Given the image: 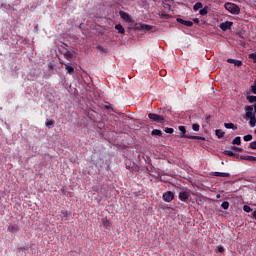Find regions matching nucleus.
Here are the masks:
<instances>
[{
    "instance_id": "obj_1",
    "label": "nucleus",
    "mask_w": 256,
    "mask_h": 256,
    "mask_svg": "<svg viewBox=\"0 0 256 256\" xmlns=\"http://www.w3.org/2000/svg\"><path fill=\"white\" fill-rule=\"evenodd\" d=\"M225 9L226 11H229V13H231L232 15H239V13H241V8H239V6L234 3H226Z\"/></svg>"
},
{
    "instance_id": "obj_2",
    "label": "nucleus",
    "mask_w": 256,
    "mask_h": 256,
    "mask_svg": "<svg viewBox=\"0 0 256 256\" xmlns=\"http://www.w3.org/2000/svg\"><path fill=\"white\" fill-rule=\"evenodd\" d=\"M148 117H149L150 121H154L155 123H165V116H163V115L149 113Z\"/></svg>"
},
{
    "instance_id": "obj_3",
    "label": "nucleus",
    "mask_w": 256,
    "mask_h": 256,
    "mask_svg": "<svg viewBox=\"0 0 256 256\" xmlns=\"http://www.w3.org/2000/svg\"><path fill=\"white\" fill-rule=\"evenodd\" d=\"M189 197H191V193L189 191H181L178 194V199H180V201H183L184 203L189 200Z\"/></svg>"
},
{
    "instance_id": "obj_4",
    "label": "nucleus",
    "mask_w": 256,
    "mask_h": 256,
    "mask_svg": "<svg viewBox=\"0 0 256 256\" xmlns=\"http://www.w3.org/2000/svg\"><path fill=\"white\" fill-rule=\"evenodd\" d=\"M162 199L166 202V203H171V201L173 199H175V194H173V192L171 191H167L163 194Z\"/></svg>"
},
{
    "instance_id": "obj_5",
    "label": "nucleus",
    "mask_w": 256,
    "mask_h": 256,
    "mask_svg": "<svg viewBox=\"0 0 256 256\" xmlns=\"http://www.w3.org/2000/svg\"><path fill=\"white\" fill-rule=\"evenodd\" d=\"M231 27H233V22H231V21H226V22L220 24V29L222 31H227V30L231 29Z\"/></svg>"
},
{
    "instance_id": "obj_6",
    "label": "nucleus",
    "mask_w": 256,
    "mask_h": 256,
    "mask_svg": "<svg viewBox=\"0 0 256 256\" xmlns=\"http://www.w3.org/2000/svg\"><path fill=\"white\" fill-rule=\"evenodd\" d=\"M253 105H247L245 106V111H246V118L247 117H253L255 116V112H253Z\"/></svg>"
},
{
    "instance_id": "obj_7",
    "label": "nucleus",
    "mask_w": 256,
    "mask_h": 256,
    "mask_svg": "<svg viewBox=\"0 0 256 256\" xmlns=\"http://www.w3.org/2000/svg\"><path fill=\"white\" fill-rule=\"evenodd\" d=\"M182 139H197L198 141H205L203 136H193V135H180Z\"/></svg>"
},
{
    "instance_id": "obj_8",
    "label": "nucleus",
    "mask_w": 256,
    "mask_h": 256,
    "mask_svg": "<svg viewBox=\"0 0 256 256\" xmlns=\"http://www.w3.org/2000/svg\"><path fill=\"white\" fill-rule=\"evenodd\" d=\"M67 75H73L75 73V68L71 66V63L64 64Z\"/></svg>"
},
{
    "instance_id": "obj_9",
    "label": "nucleus",
    "mask_w": 256,
    "mask_h": 256,
    "mask_svg": "<svg viewBox=\"0 0 256 256\" xmlns=\"http://www.w3.org/2000/svg\"><path fill=\"white\" fill-rule=\"evenodd\" d=\"M240 159L242 161H250L251 163L256 162V157L255 156L241 155Z\"/></svg>"
},
{
    "instance_id": "obj_10",
    "label": "nucleus",
    "mask_w": 256,
    "mask_h": 256,
    "mask_svg": "<svg viewBox=\"0 0 256 256\" xmlns=\"http://www.w3.org/2000/svg\"><path fill=\"white\" fill-rule=\"evenodd\" d=\"M64 57L67 61H73V59H75V55H73V52L71 51H66Z\"/></svg>"
},
{
    "instance_id": "obj_11",
    "label": "nucleus",
    "mask_w": 256,
    "mask_h": 256,
    "mask_svg": "<svg viewBox=\"0 0 256 256\" xmlns=\"http://www.w3.org/2000/svg\"><path fill=\"white\" fill-rule=\"evenodd\" d=\"M120 17L124 20V21H131V16L129 15V13L124 12V11H120Z\"/></svg>"
},
{
    "instance_id": "obj_12",
    "label": "nucleus",
    "mask_w": 256,
    "mask_h": 256,
    "mask_svg": "<svg viewBox=\"0 0 256 256\" xmlns=\"http://www.w3.org/2000/svg\"><path fill=\"white\" fill-rule=\"evenodd\" d=\"M8 231H9L10 233H18V231H19V225H17V224L10 225V226L8 227Z\"/></svg>"
},
{
    "instance_id": "obj_13",
    "label": "nucleus",
    "mask_w": 256,
    "mask_h": 256,
    "mask_svg": "<svg viewBox=\"0 0 256 256\" xmlns=\"http://www.w3.org/2000/svg\"><path fill=\"white\" fill-rule=\"evenodd\" d=\"M151 135H152V137H162L163 132L159 129H154L151 131Z\"/></svg>"
},
{
    "instance_id": "obj_14",
    "label": "nucleus",
    "mask_w": 256,
    "mask_h": 256,
    "mask_svg": "<svg viewBox=\"0 0 256 256\" xmlns=\"http://www.w3.org/2000/svg\"><path fill=\"white\" fill-rule=\"evenodd\" d=\"M214 177H231L230 173L227 172H214Z\"/></svg>"
},
{
    "instance_id": "obj_15",
    "label": "nucleus",
    "mask_w": 256,
    "mask_h": 256,
    "mask_svg": "<svg viewBox=\"0 0 256 256\" xmlns=\"http://www.w3.org/2000/svg\"><path fill=\"white\" fill-rule=\"evenodd\" d=\"M215 135L218 137V139H223V137H225V132H223L221 129H217L215 130Z\"/></svg>"
},
{
    "instance_id": "obj_16",
    "label": "nucleus",
    "mask_w": 256,
    "mask_h": 256,
    "mask_svg": "<svg viewBox=\"0 0 256 256\" xmlns=\"http://www.w3.org/2000/svg\"><path fill=\"white\" fill-rule=\"evenodd\" d=\"M115 29L118 30V33H120V35H124V34H125V28H123V25H121V24H116V25H115Z\"/></svg>"
},
{
    "instance_id": "obj_17",
    "label": "nucleus",
    "mask_w": 256,
    "mask_h": 256,
    "mask_svg": "<svg viewBox=\"0 0 256 256\" xmlns=\"http://www.w3.org/2000/svg\"><path fill=\"white\" fill-rule=\"evenodd\" d=\"M246 119H250V122H249L250 127H255V124H256L255 116H249V117H246Z\"/></svg>"
},
{
    "instance_id": "obj_18",
    "label": "nucleus",
    "mask_w": 256,
    "mask_h": 256,
    "mask_svg": "<svg viewBox=\"0 0 256 256\" xmlns=\"http://www.w3.org/2000/svg\"><path fill=\"white\" fill-rule=\"evenodd\" d=\"M224 155H227L228 157H239L238 154H235L233 151L231 150H225L224 151Z\"/></svg>"
},
{
    "instance_id": "obj_19",
    "label": "nucleus",
    "mask_w": 256,
    "mask_h": 256,
    "mask_svg": "<svg viewBox=\"0 0 256 256\" xmlns=\"http://www.w3.org/2000/svg\"><path fill=\"white\" fill-rule=\"evenodd\" d=\"M209 13V7L208 6H205L203 9H201L199 11V14L202 15V16H205Z\"/></svg>"
},
{
    "instance_id": "obj_20",
    "label": "nucleus",
    "mask_w": 256,
    "mask_h": 256,
    "mask_svg": "<svg viewBox=\"0 0 256 256\" xmlns=\"http://www.w3.org/2000/svg\"><path fill=\"white\" fill-rule=\"evenodd\" d=\"M224 127L226 129H233L234 131H235V129H237V127L233 123H224Z\"/></svg>"
},
{
    "instance_id": "obj_21",
    "label": "nucleus",
    "mask_w": 256,
    "mask_h": 256,
    "mask_svg": "<svg viewBox=\"0 0 256 256\" xmlns=\"http://www.w3.org/2000/svg\"><path fill=\"white\" fill-rule=\"evenodd\" d=\"M194 11H199V9H203V3L201 2H197L194 6H193Z\"/></svg>"
},
{
    "instance_id": "obj_22",
    "label": "nucleus",
    "mask_w": 256,
    "mask_h": 256,
    "mask_svg": "<svg viewBox=\"0 0 256 256\" xmlns=\"http://www.w3.org/2000/svg\"><path fill=\"white\" fill-rule=\"evenodd\" d=\"M102 225H103V227H105V229H109V227L111 226V222H109V220H107V219H103Z\"/></svg>"
},
{
    "instance_id": "obj_23",
    "label": "nucleus",
    "mask_w": 256,
    "mask_h": 256,
    "mask_svg": "<svg viewBox=\"0 0 256 256\" xmlns=\"http://www.w3.org/2000/svg\"><path fill=\"white\" fill-rule=\"evenodd\" d=\"M46 127H48V129H51L53 127V125H55V120H49L45 122Z\"/></svg>"
},
{
    "instance_id": "obj_24",
    "label": "nucleus",
    "mask_w": 256,
    "mask_h": 256,
    "mask_svg": "<svg viewBox=\"0 0 256 256\" xmlns=\"http://www.w3.org/2000/svg\"><path fill=\"white\" fill-rule=\"evenodd\" d=\"M246 99L249 101V103H256V96L248 95Z\"/></svg>"
},
{
    "instance_id": "obj_25",
    "label": "nucleus",
    "mask_w": 256,
    "mask_h": 256,
    "mask_svg": "<svg viewBox=\"0 0 256 256\" xmlns=\"http://www.w3.org/2000/svg\"><path fill=\"white\" fill-rule=\"evenodd\" d=\"M232 145H241V137L237 136L233 141Z\"/></svg>"
},
{
    "instance_id": "obj_26",
    "label": "nucleus",
    "mask_w": 256,
    "mask_h": 256,
    "mask_svg": "<svg viewBox=\"0 0 256 256\" xmlns=\"http://www.w3.org/2000/svg\"><path fill=\"white\" fill-rule=\"evenodd\" d=\"M141 29H143L144 31H151L152 27L151 25L142 24Z\"/></svg>"
},
{
    "instance_id": "obj_27",
    "label": "nucleus",
    "mask_w": 256,
    "mask_h": 256,
    "mask_svg": "<svg viewBox=\"0 0 256 256\" xmlns=\"http://www.w3.org/2000/svg\"><path fill=\"white\" fill-rule=\"evenodd\" d=\"M232 151H236L237 153H243V148H239L237 146H231Z\"/></svg>"
},
{
    "instance_id": "obj_28",
    "label": "nucleus",
    "mask_w": 256,
    "mask_h": 256,
    "mask_svg": "<svg viewBox=\"0 0 256 256\" xmlns=\"http://www.w3.org/2000/svg\"><path fill=\"white\" fill-rule=\"evenodd\" d=\"M243 140L244 141H252L253 140V135H251V134L245 135L243 137Z\"/></svg>"
},
{
    "instance_id": "obj_29",
    "label": "nucleus",
    "mask_w": 256,
    "mask_h": 256,
    "mask_svg": "<svg viewBox=\"0 0 256 256\" xmlns=\"http://www.w3.org/2000/svg\"><path fill=\"white\" fill-rule=\"evenodd\" d=\"M243 211H245V213H251V211H253V209H251V208L249 207V205H244V206H243Z\"/></svg>"
},
{
    "instance_id": "obj_30",
    "label": "nucleus",
    "mask_w": 256,
    "mask_h": 256,
    "mask_svg": "<svg viewBox=\"0 0 256 256\" xmlns=\"http://www.w3.org/2000/svg\"><path fill=\"white\" fill-rule=\"evenodd\" d=\"M248 57L253 60V63H256V52L249 54Z\"/></svg>"
},
{
    "instance_id": "obj_31",
    "label": "nucleus",
    "mask_w": 256,
    "mask_h": 256,
    "mask_svg": "<svg viewBox=\"0 0 256 256\" xmlns=\"http://www.w3.org/2000/svg\"><path fill=\"white\" fill-rule=\"evenodd\" d=\"M61 214L63 215V217H69L71 215V212L67 210H61Z\"/></svg>"
},
{
    "instance_id": "obj_32",
    "label": "nucleus",
    "mask_w": 256,
    "mask_h": 256,
    "mask_svg": "<svg viewBox=\"0 0 256 256\" xmlns=\"http://www.w3.org/2000/svg\"><path fill=\"white\" fill-rule=\"evenodd\" d=\"M221 207H222V209H225V210L229 209V202H227V201L223 202L221 204Z\"/></svg>"
},
{
    "instance_id": "obj_33",
    "label": "nucleus",
    "mask_w": 256,
    "mask_h": 256,
    "mask_svg": "<svg viewBox=\"0 0 256 256\" xmlns=\"http://www.w3.org/2000/svg\"><path fill=\"white\" fill-rule=\"evenodd\" d=\"M184 25L186 27H193V22L189 21V20H184Z\"/></svg>"
},
{
    "instance_id": "obj_34",
    "label": "nucleus",
    "mask_w": 256,
    "mask_h": 256,
    "mask_svg": "<svg viewBox=\"0 0 256 256\" xmlns=\"http://www.w3.org/2000/svg\"><path fill=\"white\" fill-rule=\"evenodd\" d=\"M234 65H235V67H241L243 65V61L235 60Z\"/></svg>"
},
{
    "instance_id": "obj_35",
    "label": "nucleus",
    "mask_w": 256,
    "mask_h": 256,
    "mask_svg": "<svg viewBox=\"0 0 256 256\" xmlns=\"http://www.w3.org/2000/svg\"><path fill=\"white\" fill-rule=\"evenodd\" d=\"M179 131H181L182 132V134L181 135H187V134H185V133H187V130L185 129V126H179Z\"/></svg>"
},
{
    "instance_id": "obj_36",
    "label": "nucleus",
    "mask_w": 256,
    "mask_h": 256,
    "mask_svg": "<svg viewBox=\"0 0 256 256\" xmlns=\"http://www.w3.org/2000/svg\"><path fill=\"white\" fill-rule=\"evenodd\" d=\"M251 91L252 93H254V95H256V79L254 81V84L251 86Z\"/></svg>"
},
{
    "instance_id": "obj_37",
    "label": "nucleus",
    "mask_w": 256,
    "mask_h": 256,
    "mask_svg": "<svg viewBox=\"0 0 256 256\" xmlns=\"http://www.w3.org/2000/svg\"><path fill=\"white\" fill-rule=\"evenodd\" d=\"M249 149L256 150V141H253L249 144Z\"/></svg>"
},
{
    "instance_id": "obj_38",
    "label": "nucleus",
    "mask_w": 256,
    "mask_h": 256,
    "mask_svg": "<svg viewBox=\"0 0 256 256\" xmlns=\"http://www.w3.org/2000/svg\"><path fill=\"white\" fill-rule=\"evenodd\" d=\"M199 128H200L199 124H193L192 125L193 131H199Z\"/></svg>"
},
{
    "instance_id": "obj_39",
    "label": "nucleus",
    "mask_w": 256,
    "mask_h": 256,
    "mask_svg": "<svg viewBox=\"0 0 256 256\" xmlns=\"http://www.w3.org/2000/svg\"><path fill=\"white\" fill-rule=\"evenodd\" d=\"M218 253H225V248L223 246H218Z\"/></svg>"
},
{
    "instance_id": "obj_40",
    "label": "nucleus",
    "mask_w": 256,
    "mask_h": 256,
    "mask_svg": "<svg viewBox=\"0 0 256 256\" xmlns=\"http://www.w3.org/2000/svg\"><path fill=\"white\" fill-rule=\"evenodd\" d=\"M164 131H165V133H169L170 135H172L173 128H166Z\"/></svg>"
},
{
    "instance_id": "obj_41",
    "label": "nucleus",
    "mask_w": 256,
    "mask_h": 256,
    "mask_svg": "<svg viewBox=\"0 0 256 256\" xmlns=\"http://www.w3.org/2000/svg\"><path fill=\"white\" fill-rule=\"evenodd\" d=\"M178 23H181V25L185 24V20L183 18H177Z\"/></svg>"
},
{
    "instance_id": "obj_42",
    "label": "nucleus",
    "mask_w": 256,
    "mask_h": 256,
    "mask_svg": "<svg viewBox=\"0 0 256 256\" xmlns=\"http://www.w3.org/2000/svg\"><path fill=\"white\" fill-rule=\"evenodd\" d=\"M235 61H237V60L231 59V58L227 59V63H232L233 65H235Z\"/></svg>"
},
{
    "instance_id": "obj_43",
    "label": "nucleus",
    "mask_w": 256,
    "mask_h": 256,
    "mask_svg": "<svg viewBox=\"0 0 256 256\" xmlns=\"http://www.w3.org/2000/svg\"><path fill=\"white\" fill-rule=\"evenodd\" d=\"M193 21H194V23H195L196 25H199V23H200L199 18H194Z\"/></svg>"
},
{
    "instance_id": "obj_44",
    "label": "nucleus",
    "mask_w": 256,
    "mask_h": 256,
    "mask_svg": "<svg viewBox=\"0 0 256 256\" xmlns=\"http://www.w3.org/2000/svg\"><path fill=\"white\" fill-rule=\"evenodd\" d=\"M20 249H21V250H24V251H29V247H27V246L21 247Z\"/></svg>"
},
{
    "instance_id": "obj_45",
    "label": "nucleus",
    "mask_w": 256,
    "mask_h": 256,
    "mask_svg": "<svg viewBox=\"0 0 256 256\" xmlns=\"http://www.w3.org/2000/svg\"><path fill=\"white\" fill-rule=\"evenodd\" d=\"M253 219H256V210L252 213Z\"/></svg>"
},
{
    "instance_id": "obj_46",
    "label": "nucleus",
    "mask_w": 256,
    "mask_h": 256,
    "mask_svg": "<svg viewBox=\"0 0 256 256\" xmlns=\"http://www.w3.org/2000/svg\"><path fill=\"white\" fill-rule=\"evenodd\" d=\"M105 109H108V110H109V109H112V108H111V105H106V106H105Z\"/></svg>"
},
{
    "instance_id": "obj_47",
    "label": "nucleus",
    "mask_w": 256,
    "mask_h": 256,
    "mask_svg": "<svg viewBox=\"0 0 256 256\" xmlns=\"http://www.w3.org/2000/svg\"><path fill=\"white\" fill-rule=\"evenodd\" d=\"M254 107V114H256V103L253 105Z\"/></svg>"
},
{
    "instance_id": "obj_48",
    "label": "nucleus",
    "mask_w": 256,
    "mask_h": 256,
    "mask_svg": "<svg viewBox=\"0 0 256 256\" xmlns=\"http://www.w3.org/2000/svg\"><path fill=\"white\" fill-rule=\"evenodd\" d=\"M217 198L219 199V195L217 196Z\"/></svg>"
}]
</instances>
